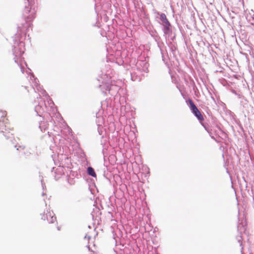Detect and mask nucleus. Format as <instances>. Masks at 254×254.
<instances>
[{
    "label": "nucleus",
    "instance_id": "1",
    "mask_svg": "<svg viewBox=\"0 0 254 254\" xmlns=\"http://www.w3.org/2000/svg\"><path fill=\"white\" fill-rule=\"evenodd\" d=\"M41 219L44 221L47 220L49 223H54L57 222V218L54 212L50 209H47L41 214Z\"/></svg>",
    "mask_w": 254,
    "mask_h": 254
},
{
    "label": "nucleus",
    "instance_id": "5",
    "mask_svg": "<svg viewBox=\"0 0 254 254\" xmlns=\"http://www.w3.org/2000/svg\"><path fill=\"white\" fill-rule=\"evenodd\" d=\"M6 130V125L3 121H0V132H3Z\"/></svg>",
    "mask_w": 254,
    "mask_h": 254
},
{
    "label": "nucleus",
    "instance_id": "4",
    "mask_svg": "<svg viewBox=\"0 0 254 254\" xmlns=\"http://www.w3.org/2000/svg\"><path fill=\"white\" fill-rule=\"evenodd\" d=\"M87 173L88 175L93 177H96V174L94 171V170L91 167H89L87 168Z\"/></svg>",
    "mask_w": 254,
    "mask_h": 254
},
{
    "label": "nucleus",
    "instance_id": "2",
    "mask_svg": "<svg viewBox=\"0 0 254 254\" xmlns=\"http://www.w3.org/2000/svg\"><path fill=\"white\" fill-rule=\"evenodd\" d=\"M189 103L190 105V108L192 113L194 114V115L197 118V119L200 121H203L204 118L203 116L201 115L200 111L198 110L196 106L194 105L193 102L191 100H189Z\"/></svg>",
    "mask_w": 254,
    "mask_h": 254
},
{
    "label": "nucleus",
    "instance_id": "3",
    "mask_svg": "<svg viewBox=\"0 0 254 254\" xmlns=\"http://www.w3.org/2000/svg\"><path fill=\"white\" fill-rule=\"evenodd\" d=\"M160 19L162 22L165 24V25L167 28H168L170 23L167 19L166 16L164 13H162L160 15Z\"/></svg>",
    "mask_w": 254,
    "mask_h": 254
}]
</instances>
